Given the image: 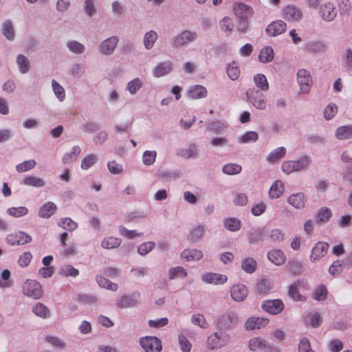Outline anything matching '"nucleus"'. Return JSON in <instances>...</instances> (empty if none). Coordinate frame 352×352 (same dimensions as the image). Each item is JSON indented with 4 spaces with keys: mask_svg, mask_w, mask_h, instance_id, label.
Here are the masks:
<instances>
[{
    "mask_svg": "<svg viewBox=\"0 0 352 352\" xmlns=\"http://www.w3.org/2000/svg\"><path fill=\"white\" fill-rule=\"evenodd\" d=\"M268 259L276 265H283L286 260V257L280 250H273L267 254Z\"/></svg>",
    "mask_w": 352,
    "mask_h": 352,
    "instance_id": "obj_22",
    "label": "nucleus"
},
{
    "mask_svg": "<svg viewBox=\"0 0 352 352\" xmlns=\"http://www.w3.org/2000/svg\"><path fill=\"white\" fill-rule=\"evenodd\" d=\"M237 318L234 314H228L221 316L218 320V327L221 330H228L236 324Z\"/></svg>",
    "mask_w": 352,
    "mask_h": 352,
    "instance_id": "obj_14",
    "label": "nucleus"
},
{
    "mask_svg": "<svg viewBox=\"0 0 352 352\" xmlns=\"http://www.w3.org/2000/svg\"><path fill=\"white\" fill-rule=\"evenodd\" d=\"M203 256L202 252L201 250L195 249H187L184 250L181 253V257L185 259L186 261H198Z\"/></svg>",
    "mask_w": 352,
    "mask_h": 352,
    "instance_id": "obj_25",
    "label": "nucleus"
},
{
    "mask_svg": "<svg viewBox=\"0 0 352 352\" xmlns=\"http://www.w3.org/2000/svg\"><path fill=\"white\" fill-rule=\"evenodd\" d=\"M265 346V340L261 338H253L249 341V347L251 351L263 349Z\"/></svg>",
    "mask_w": 352,
    "mask_h": 352,
    "instance_id": "obj_40",
    "label": "nucleus"
},
{
    "mask_svg": "<svg viewBox=\"0 0 352 352\" xmlns=\"http://www.w3.org/2000/svg\"><path fill=\"white\" fill-rule=\"evenodd\" d=\"M197 38L195 32L184 30L177 35L173 40V46H183L194 41Z\"/></svg>",
    "mask_w": 352,
    "mask_h": 352,
    "instance_id": "obj_6",
    "label": "nucleus"
},
{
    "mask_svg": "<svg viewBox=\"0 0 352 352\" xmlns=\"http://www.w3.org/2000/svg\"><path fill=\"white\" fill-rule=\"evenodd\" d=\"M157 153L155 151H146L142 155L143 163L146 166L153 164L156 159Z\"/></svg>",
    "mask_w": 352,
    "mask_h": 352,
    "instance_id": "obj_51",
    "label": "nucleus"
},
{
    "mask_svg": "<svg viewBox=\"0 0 352 352\" xmlns=\"http://www.w3.org/2000/svg\"><path fill=\"white\" fill-rule=\"evenodd\" d=\"M309 164L308 157H305L300 160L285 161L282 164V170L286 174L303 169Z\"/></svg>",
    "mask_w": 352,
    "mask_h": 352,
    "instance_id": "obj_2",
    "label": "nucleus"
},
{
    "mask_svg": "<svg viewBox=\"0 0 352 352\" xmlns=\"http://www.w3.org/2000/svg\"><path fill=\"white\" fill-rule=\"evenodd\" d=\"M140 343L146 352H160L162 351L161 341L156 337L142 338Z\"/></svg>",
    "mask_w": 352,
    "mask_h": 352,
    "instance_id": "obj_3",
    "label": "nucleus"
},
{
    "mask_svg": "<svg viewBox=\"0 0 352 352\" xmlns=\"http://www.w3.org/2000/svg\"><path fill=\"white\" fill-rule=\"evenodd\" d=\"M265 236V232L263 228L252 230L248 233V239L250 243L255 244L263 241Z\"/></svg>",
    "mask_w": 352,
    "mask_h": 352,
    "instance_id": "obj_24",
    "label": "nucleus"
},
{
    "mask_svg": "<svg viewBox=\"0 0 352 352\" xmlns=\"http://www.w3.org/2000/svg\"><path fill=\"white\" fill-rule=\"evenodd\" d=\"M204 233V227L203 226H198L195 227L190 233V240L196 241L199 240Z\"/></svg>",
    "mask_w": 352,
    "mask_h": 352,
    "instance_id": "obj_63",
    "label": "nucleus"
},
{
    "mask_svg": "<svg viewBox=\"0 0 352 352\" xmlns=\"http://www.w3.org/2000/svg\"><path fill=\"white\" fill-rule=\"evenodd\" d=\"M288 294L294 300L300 301L304 300V296L300 294L298 292L296 283L292 284L289 287Z\"/></svg>",
    "mask_w": 352,
    "mask_h": 352,
    "instance_id": "obj_57",
    "label": "nucleus"
},
{
    "mask_svg": "<svg viewBox=\"0 0 352 352\" xmlns=\"http://www.w3.org/2000/svg\"><path fill=\"white\" fill-rule=\"evenodd\" d=\"M329 244L325 242H318L311 250L310 260L312 262L319 261L327 253Z\"/></svg>",
    "mask_w": 352,
    "mask_h": 352,
    "instance_id": "obj_12",
    "label": "nucleus"
},
{
    "mask_svg": "<svg viewBox=\"0 0 352 352\" xmlns=\"http://www.w3.org/2000/svg\"><path fill=\"white\" fill-rule=\"evenodd\" d=\"M307 198L304 193L292 194L287 199V202L296 209H302L305 206Z\"/></svg>",
    "mask_w": 352,
    "mask_h": 352,
    "instance_id": "obj_18",
    "label": "nucleus"
},
{
    "mask_svg": "<svg viewBox=\"0 0 352 352\" xmlns=\"http://www.w3.org/2000/svg\"><path fill=\"white\" fill-rule=\"evenodd\" d=\"M268 322L269 320L267 318L262 317H251L246 320L245 327L247 330H254L265 327Z\"/></svg>",
    "mask_w": 352,
    "mask_h": 352,
    "instance_id": "obj_16",
    "label": "nucleus"
},
{
    "mask_svg": "<svg viewBox=\"0 0 352 352\" xmlns=\"http://www.w3.org/2000/svg\"><path fill=\"white\" fill-rule=\"evenodd\" d=\"M2 32L4 36L9 40H12L14 36V30L10 21H5L3 23Z\"/></svg>",
    "mask_w": 352,
    "mask_h": 352,
    "instance_id": "obj_54",
    "label": "nucleus"
},
{
    "mask_svg": "<svg viewBox=\"0 0 352 352\" xmlns=\"http://www.w3.org/2000/svg\"><path fill=\"white\" fill-rule=\"evenodd\" d=\"M57 210L56 204L49 201L44 204L38 210V216L41 218H50Z\"/></svg>",
    "mask_w": 352,
    "mask_h": 352,
    "instance_id": "obj_21",
    "label": "nucleus"
},
{
    "mask_svg": "<svg viewBox=\"0 0 352 352\" xmlns=\"http://www.w3.org/2000/svg\"><path fill=\"white\" fill-rule=\"evenodd\" d=\"M178 341L180 349L183 352H190L192 347V344L184 336H179Z\"/></svg>",
    "mask_w": 352,
    "mask_h": 352,
    "instance_id": "obj_59",
    "label": "nucleus"
},
{
    "mask_svg": "<svg viewBox=\"0 0 352 352\" xmlns=\"http://www.w3.org/2000/svg\"><path fill=\"white\" fill-rule=\"evenodd\" d=\"M155 247V243L153 242H147L144 243L142 245H139L138 248V252L141 255H146L150 251H151Z\"/></svg>",
    "mask_w": 352,
    "mask_h": 352,
    "instance_id": "obj_62",
    "label": "nucleus"
},
{
    "mask_svg": "<svg viewBox=\"0 0 352 352\" xmlns=\"http://www.w3.org/2000/svg\"><path fill=\"white\" fill-rule=\"evenodd\" d=\"M188 96L192 99H199L207 96V90L202 85H195L188 91Z\"/></svg>",
    "mask_w": 352,
    "mask_h": 352,
    "instance_id": "obj_27",
    "label": "nucleus"
},
{
    "mask_svg": "<svg viewBox=\"0 0 352 352\" xmlns=\"http://www.w3.org/2000/svg\"><path fill=\"white\" fill-rule=\"evenodd\" d=\"M248 100L257 109H264L266 107V99L263 93L254 89L246 91Z\"/></svg>",
    "mask_w": 352,
    "mask_h": 352,
    "instance_id": "obj_5",
    "label": "nucleus"
},
{
    "mask_svg": "<svg viewBox=\"0 0 352 352\" xmlns=\"http://www.w3.org/2000/svg\"><path fill=\"white\" fill-rule=\"evenodd\" d=\"M8 214L14 217H21L28 213V209L24 206L12 207L7 210Z\"/></svg>",
    "mask_w": 352,
    "mask_h": 352,
    "instance_id": "obj_45",
    "label": "nucleus"
},
{
    "mask_svg": "<svg viewBox=\"0 0 352 352\" xmlns=\"http://www.w3.org/2000/svg\"><path fill=\"white\" fill-rule=\"evenodd\" d=\"M306 48L309 52L320 53L325 50V45L320 41H311L306 45Z\"/></svg>",
    "mask_w": 352,
    "mask_h": 352,
    "instance_id": "obj_37",
    "label": "nucleus"
},
{
    "mask_svg": "<svg viewBox=\"0 0 352 352\" xmlns=\"http://www.w3.org/2000/svg\"><path fill=\"white\" fill-rule=\"evenodd\" d=\"M140 298V294L134 293L131 296H123L119 302L117 303V306L119 308H127L135 306Z\"/></svg>",
    "mask_w": 352,
    "mask_h": 352,
    "instance_id": "obj_20",
    "label": "nucleus"
},
{
    "mask_svg": "<svg viewBox=\"0 0 352 352\" xmlns=\"http://www.w3.org/2000/svg\"><path fill=\"white\" fill-rule=\"evenodd\" d=\"M60 274L66 277H76L79 274V271L71 265H66L60 268Z\"/></svg>",
    "mask_w": 352,
    "mask_h": 352,
    "instance_id": "obj_48",
    "label": "nucleus"
},
{
    "mask_svg": "<svg viewBox=\"0 0 352 352\" xmlns=\"http://www.w3.org/2000/svg\"><path fill=\"white\" fill-rule=\"evenodd\" d=\"M336 136L339 140H348L352 138V126H342L337 129Z\"/></svg>",
    "mask_w": 352,
    "mask_h": 352,
    "instance_id": "obj_29",
    "label": "nucleus"
},
{
    "mask_svg": "<svg viewBox=\"0 0 352 352\" xmlns=\"http://www.w3.org/2000/svg\"><path fill=\"white\" fill-rule=\"evenodd\" d=\"M23 294L29 297L38 299L41 296V285L33 280H27L23 286Z\"/></svg>",
    "mask_w": 352,
    "mask_h": 352,
    "instance_id": "obj_4",
    "label": "nucleus"
},
{
    "mask_svg": "<svg viewBox=\"0 0 352 352\" xmlns=\"http://www.w3.org/2000/svg\"><path fill=\"white\" fill-rule=\"evenodd\" d=\"M302 264L298 260L294 259L289 262V270L292 274L296 275L299 274L301 272Z\"/></svg>",
    "mask_w": 352,
    "mask_h": 352,
    "instance_id": "obj_64",
    "label": "nucleus"
},
{
    "mask_svg": "<svg viewBox=\"0 0 352 352\" xmlns=\"http://www.w3.org/2000/svg\"><path fill=\"white\" fill-rule=\"evenodd\" d=\"M227 74L232 80L238 79L240 75V69L236 62H232L228 64L227 67Z\"/></svg>",
    "mask_w": 352,
    "mask_h": 352,
    "instance_id": "obj_39",
    "label": "nucleus"
},
{
    "mask_svg": "<svg viewBox=\"0 0 352 352\" xmlns=\"http://www.w3.org/2000/svg\"><path fill=\"white\" fill-rule=\"evenodd\" d=\"M241 166L236 164H228L223 166L222 170L227 175H235L241 171Z\"/></svg>",
    "mask_w": 352,
    "mask_h": 352,
    "instance_id": "obj_52",
    "label": "nucleus"
},
{
    "mask_svg": "<svg viewBox=\"0 0 352 352\" xmlns=\"http://www.w3.org/2000/svg\"><path fill=\"white\" fill-rule=\"evenodd\" d=\"M16 63L19 67L20 72L22 74H25L29 71L30 63L28 59L23 55H19L16 59Z\"/></svg>",
    "mask_w": 352,
    "mask_h": 352,
    "instance_id": "obj_49",
    "label": "nucleus"
},
{
    "mask_svg": "<svg viewBox=\"0 0 352 352\" xmlns=\"http://www.w3.org/2000/svg\"><path fill=\"white\" fill-rule=\"evenodd\" d=\"M168 275L170 279H174L177 277L184 278L187 276V272L184 267L177 266L169 270Z\"/></svg>",
    "mask_w": 352,
    "mask_h": 352,
    "instance_id": "obj_43",
    "label": "nucleus"
},
{
    "mask_svg": "<svg viewBox=\"0 0 352 352\" xmlns=\"http://www.w3.org/2000/svg\"><path fill=\"white\" fill-rule=\"evenodd\" d=\"M241 268L247 273L252 274L256 269V261L250 257L243 259L241 262Z\"/></svg>",
    "mask_w": 352,
    "mask_h": 352,
    "instance_id": "obj_31",
    "label": "nucleus"
},
{
    "mask_svg": "<svg viewBox=\"0 0 352 352\" xmlns=\"http://www.w3.org/2000/svg\"><path fill=\"white\" fill-rule=\"evenodd\" d=\"M32 241V237L27 233L19 232L14 234H8L6 241L10 245H25Z\"/></svg>",
    "mask_w": 352,
    "mask_h": 352,
    "instance_id": "obj_10",
    "label": "nucleus"
},
{
    "mask_svg": "<svg viewBox=\"0 0 352 352\" xmlns=\"http://www.w3.org/2000/svg\"><path fill=\"white\" fill-rule=\"evenodd\" d=\"M230 341V336L225 332H216L208 336L207 344L210 349H218L226 346Z\"/></svg>",
    "mask_w": 352,
    "mask_h": 352,
    "instance_id": "obj_1",
    "label": "nucleus"
},
{
    "mask_svg": "<svg viewBox=\"0 0 352 352\" xmlns=\"http://www.w3.org/2000/svg\"><path fill=\"white\" fill-rule=\"evenodd\" d=\"M96 281L101 287H104L111 291H116L118 288L117 284L110 281L102 276H97Z\"/></svg>",
    "mask_w": 352,
    "mask_h": 352,
    "instance_id": "obj_33",
    "label": "nucleus"
},
{
    "mask_svg": "<svg viewBox=\"0 0 352 352\" xmlns=\"http://www.w3.org/2000/svg\"><path fill=\"white\" fill-rule=\"evenodd\" d=\"M220 28L221 30L227 33V34H230L233 28L232 20L229 17H224L220 21Z\"/></svg>",
    "mask_w": 352,
    "mask_h": 352,
    "instance_id": "obj_55",
    "label": "nucleus"
},
{
    "mask_svg": "<svg viewBox=\"0 0 352 352\" xmlns=\"http://www.w3.org/2000/svg\"><path fill=\"white\" fill-rule=\"evenodd\" d=\"M52 84L54 92L56 95L57 98L60 101L63 100L65 96V90L63 87L54 80H52Z\"/></svg>",
    "mask_w": 352,
    "mask_h": 352,
    "instance_id": "obj_58",
    "label": "nucleus"
},
{
    "mask_svg": "<svg viewBox=\"0 0 352 352\" xmlns=\"http://www.w3.org/2000/svg\"><path fill=\"white\" fill-rule=\"evenodd\" d=\"M258 135L255 131H248L240 139V142L247 143L250 142H255L258 140Z\"/></svg>",
    "mask_w": 352,
    "mask_h": 352,
    "instance_id": "obj_61",
    "label": "nucleus"
},
{
    "mask_svg": "<svg viewBox=\"0 0 352 352\" xmlns=\"http://www.w3.org/2000/svg\"><path fill=\"white\" fill-rule=\"evenodd\" d=\"M286 29L287 24L281 20H278L270 23L265 31L268 36H276L283 33Z\"/></svg>",
    "mask_w": 352,
    "mask_h": 352,
    "instance_id": "obj_13",
    "label": "nucleus"
},
{
    "mask_svg": "<svg viewBox=\"0 0 352 352\" xmlns=\"http://www.w3.org/2000/svg\"><path fill=\"white\" fill-rule=\"evenodd\" d=\"M286 149L284 147H278L272 152H271L267 157V160L270 162H275L282 158L285 154Z\"/></svg>",
    "mask_w": 352,
    "mask_h": 352,
    "instance_id": "obj_53",
    "label": "nucleus"
},
{
    "mask_svg": "<svg viewBox=\"0 0 352 352\" xmlns=\"http://www.w3.org/2000/svg\"><path fill=\"white\" fill-rule=\"evenodd\" d=\"M118 38L116 36L110 37L103 41L102 44L100 45V50L102 54H111L117 43H118Z\"/></svg>",
    "mask_w": 352,
    "mask_h": 352,
    "instance_id": "obj_23",
    "label": "nucleus"
},
{
    "mask_svg": "<svg viewBox=\"0 0 352 352\" xmlns=\"http://www.w3.org/2000/svg\"><path fill=\"white\" fill-rule=\"evenodd\" d=\"M224 226L232 232H235L241 228V221L234 217L226 219L224 221Z\"/></svg>",
    "mask_w": 352,
    "mask_h": 352,
    "instance_id": "obj_38",
    "label": "nucleus"
},
{
    "mask_svg": "<svg viewBox=\"0 0 352 352\" xmlns=\"http://www.w3.org/2000/svg\"><path fill=\"white\" fill-rule=\"evenodd\" d=\"M192 323L200 327L202 329H206L208 324L204 315L200 314H195L192 316Z\"/></svg>",
    "mask_w": 352,
    "mask_h": 352,
    "instance_id": "obj_50",
    "label": "nucleus"
},
{
    "mask_svg": "<svg viewBox=\"0 0 352 352\" xmlns=\"http://www.w3.org/2000/svg\"><path fill=\"white\" fill-rule=\"evenodd\" d=\"M297 78L300 91L303 93L309 92L311 83V77L309 72L305 69H300L297 73Z\"/></svg>",
    "mask_w": 352,
    "mask_h": 352,
    "instance_id": "obj_8",
    "label": "nucleus"
},
{
    "mask_svg": "<svg viewBox=\"0 0 352 352\" xmlns=\"http://www.w3.org/2000/svg\"><path fill=\"white\" fill-rule=\"evenodd\" d=\"M256 86L262 91H267L269 89L267 80L264 74H258L254 77Z\"/></svg>",
    "mask_w": 352,
    "mask_h": 352,
    "instance_id": "obj_34",
    "label": "nucleus"
},
{
    "mask_svg": "<svg viewBox=\"0 0 352 352\" xmlns=\"http://www.w3.org/2000/svg\"><path fill=\"white\" fill-rule=\"evenodd\" d=\"M320 14L324 21H331L336 16L337 10L333 3L328 2L321 6Z\"/></svg>",
    "mask_w": 352,
    "mask_h": 352,
    "instance_id": "obj_15",
    "label": "nucleus"
},
{
    "mask_svg": "<svg viewBox=\"0 0 352 352\" xmlns=\"http://www.w3.org/2000/svg\"><path fill=\"white\" fill-rule=\"evenodd\" d=\"M338 112V107L335 104L331 103L325 108L324 116L327 120H330L335 116Z\"/></svg>",
    "mask_w": 352,
    "mask_h": 352,
    "instance_id": "obj_60",
    "label": "nucleus"
},
{
    "mask_svg": "<svg viewBox=\"0 0 352 352\" xmlns=\"http://www.w3.org/2000/svg\"><path fill=\"white\" fill-rule=\"evenodd\" d=\"M157 38V34L155 32L151 30L146 33L144 38V44L146 49L153 47L154 43Z\"/></svg>",
    "mask_w": 352,
    "mask_h": 352,
    "instance_id": "obj_42",
    "label": "nucleus"
},
{
    "mask_svg": "<svg viewBox=\"0 0 352 352\" xmlns=\"http://www.w3.org/2000/svg\"><path fill=\"white\" fill-rule=\"evenodd\" d=\"M230 294L234 300L243 301L248 295V289L244 285H235L231 288Z\"/></svg>",
    "mask_w": 352,
    "mask_h": 352,
    "instance_id": "obj_19",
    "label": "nucleus"
},
{
    "mask_svg": "<svg viewBox=\"0 0 352 352\" xmlns=\"http://www.w3.org/2000/svg\"><path fill=\"white\" fill-rule=\"evenodd\" d=\"M96 162V155L90 154L84 157L82 160L81 168L87 170L93 166Z\"/></svg>",
    "mask_w": 352,
    "mask_h": 352,
    "instance_id": "obj_56",
    "label": "nucleus"
},
{
    "mask_svg": "<svg viewBox=\"0 0 352 352\" xmlns=\"http://www.w3.org/2000/svg\"><path fill=\"white\" fill-rule=\"evenodd\" d=\"M284 303L280 299L269 300L263 302L262 308L271 314H278L284 309Z\"/></svg>",
    "mask_w": 352,
    "mask_h": 352,
    "instance_id": "obj_7",
    "label": "nucleus"
},
{
    "mask_svg": "<svg viewBox=\"0 0 352 352\" xmlns=\"http://www.w3.org/2000/svg\"><path fill=\"white\" fill-rule=\"evenodd\" d=\"M233 11L238 19H249L254 14L253 8L243 3H236L233 6Z\"/></svg>",
    "mask_w": 352,
    "mask_h": 352,
    "instance_id": "obj_9",
    "label": "nucleus"
},
{
    "mask_svg": "<svg viewBox=\"0 0 352 352\" xmlns=\"http://www.w3.org/2000/svg\"><path fill=\"white\" fill-rule=\"evenodd\" d=\"M331 217V211L327 208H321L316 217V221L318 223L327 222Z\"/></svg>",
    "mask_w": 352,
    "mask_h": 352,
    "instance_id": "obj_46",
    "label": "nucleus"
},
{
    "mask_svg": "<svg viewBox=\"0 0 352 352\" xmlns=\"http://www.w3.org/2000/svg\"><path fill=\"white\" fill-rule=\"evenodd\" d=\"M284 192V185L280 180L275 181L269 190V196L272 199L280 197Z\"/></svg>",
    "mask_w": 352,
    "mask_h": 352,
    "instance_id": "obj_26",
    "label": "nucleus"
},
{
    "mask_svg": "<svg viewBox=\"0 0 352 352\" xmlns=\"http://www.w3.org/2000/svg\"><path fill=\"white\" fill-rule=\"evenodd\" d=\"M274 58V50L272 47L267 46L263 48L258 55V59L262 63L271 62Z\"/></svg>",
    "mask_w": 352,
    "mask_h": 352,
    "instance_id": "obj_30",
    "label": "nucleus"
},
{
    "mask_svg": "<svg viewBox=\"0 0 352 352\" xmlns=\"http://www.w3.org/2000/svg\"><path fill=\"white\" fill-rule=\"evenodd\" d=\"M273 283L268 279H261L257 284V290L260 294H266L273 288Z\"/></svg>",
    "mask_w": 352,
    "mask_h": 352,
    "instance_id": "obj_41",
    "label": "nucleus"
},
{
    "mask_svg": "<svg viewBox=\"0 0 352 352\" xmlns=\"http://www.w3.org/2000/svg\"><path fill=\"white\" fill-rule=\"evenodd\" d=\"M283 16L288 21H298L302 17L300 10L294 6H287L283 10Z\"/></svg>",
    "mask_w": 352,
    "mask_h": 352,
    "instance_id": "obj_11",
    "label": "nucleus"
},
{
    "mask_svg": "<svg viewBox=\"0 0 352 352\" xmlns=\"http://www.w3.org/2000/svg\"><path fill=\"white\" fill-rule=\"evenodd\" d=\"M121 240L117 237L109 236L104 238L102 241V247L105 249H113L118 247Z\"/></svg>",
    "mask_w": 352,
    "mask_h": 352,
    "instance_id": "obj_35",
    "label": "nucleus"
},
{
    "mask_svg": "<svg viewBox=\"0 0 352 352\" xmlns=\"http://www.w3.org/2000/svg\"><path fill=\"white\" fill-rule=\"evenodd\" d=\"M201 279L208 284L221 285L227 281L228 277L224 274L217 273H206L201 276Z\"/></svg>",
    "mask_w": 352,
    "mask_h": 352,
    "instance_id": "obj_17",
    "label": "nucleus"
},
{
    "mask_svg": "<svg viewBox=\"0 0 352 352\" xmlns=\"http://www.w3.org/2000/svg\"><path fill=\"white\" fill-rule=\"evenodd\" d=\"M23 184L33 187H43L45 185L43 180L35 176H27L23 179Z\"/></svg>",
    "mask_w": 352,
    "mask_h": 352,
    "instance_id": "obj_36",
    "label": "nucleus"
},
{
    "mask_svg": "<svg viewBox=\"0 0 352 352\" xmlns=\"http://www.w3.org/2000/svg\"><path fill=\"white\" fill-rule=\"evenodd\" d=\"M173 64L170 62L162 63L159 64L153 71V75L155 77H161L168 74L172 69Z\"/></svg>",
    "mask_w": 352,
    "mask_h": 352,
    "instance_id": "obj_28",
    "label": "nucleus"
},
{
    "mask_svg": "<svg viewBox=\"0 0 352 352\" xmlns=\"http://www.w3.org/2000/svg\"><path fill=\"white\" fill-rule=\"evenodd\" d=\"M36 165V163L34 160H30L19 164L16 166V170L19 173H23L34 168Z\"/></svg>",
    "mask_w": 352,
    "mask_h": 352,
    "instance_id": "obj_44",
    "label": "nucleus"
},
{
    "mask_svg": "<svg viewBox=\"0 0 352 352\" xmlns=\"http://www.w3.org/2000/svg\"><path fill=\"white\" fill-rule=\"evenodd\" d=\"M58 225H59V226L62 227L63 229L67 230L69 231H73V230H76L78 227L77 223L74 221L69 217H65V218L61 219Z\"/></svg>",
    "mask_w": 352,
    "mask_h": 352,
    "instance_id": "obj_47",
    "label": "nucleus"
},
{
    "mask_svg": "<svg viewBox=\"0 0 352 352\" xmlns=\"http://www.w3.org/2000/svg\"><path fill=\"white\" fill-rule=\"evenodd\" d=\"M81 152L79 146H75L72 148L71 152L67 153L63 157V162L64 164H70L75 161Z\"/></svg>",
    "mask_w": 352,
    "mask_h": 352,
    "instance_id": "obj_32",
    "label": "nucleus"
}]
</instances>
